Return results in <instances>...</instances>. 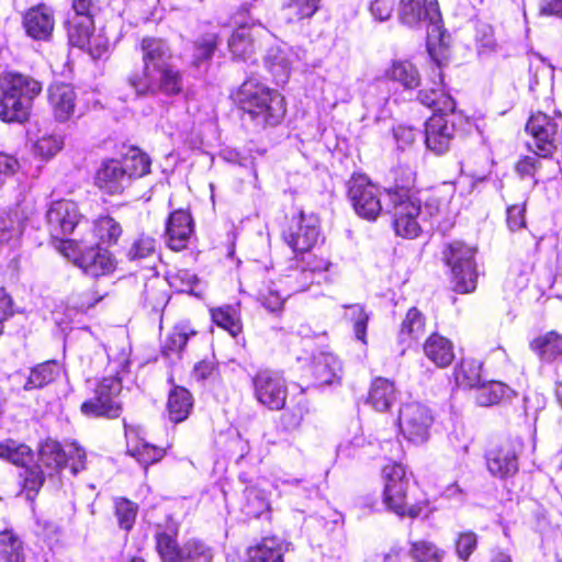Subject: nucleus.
Segmentation results:
<instances>
[{
  "instance_id": "nucleus-10",
  "label": "nucleus",
  "mask_w": 562,
  "mask_h": 562,
  "mask_svg": "<svg viewBox=\"0 0 562 562\" xmlns=\"http://www.w3.org/2000/svg\"><path fill=\"white\" fill-rule=\"evenodd\" d=\"M526 131L532 136V143L528 146L536 156L549 157L554 153L558 136L562 133V116L549 117L537 113L527 122Z\"/></svg>"
},
{
  "instance_id": "nucleus-5",
  "label": "nucleus",
  "mask_w": 562,
  "mask_h": 562,
  "mask_svg": "<svg viewBox=\"0 0 562 562\" xmlns=\"http://www.w3.org/2000/svg\"><path fill=\"white\" fill-rule=\"evenodd\" d=\"M383 477V503L386 508L400 517H418L426 508L427 502H413L408 496V479L404 467L398 463L385 465Z\"/></svg>"
},
{
  "instance_id": "nucleus-17",
  "label": "nucleus",
  "mask_w": 562,
  "mask_h": 562,
  "mask_svg": "<svg viewBox=\"0 0 562 562\" xmlns=\"http://www.w3.org/2000/svg\"><path fill=\"white\" fill-rule=\"evenodd\" d=\"M448 114H434L425 124V143L437 155L449 149L454 135V125L447 119Z\"/></svg>"
},
{
  "instance_id": "nucleus-6",
  "label": "nucleus",
  "mask_w": 562,
  "mask_h": 562,
  "mask_svg": "<svg viewBox=\"0 0 562 562\" xmlns=\"http://www.w3.org/2000/svg\"><path fill=\"white\" fill-rule=\"evenodd\" d=\"M398 15L402 23L416 26L428 22V47L432 45H446L445 31L441 26V14L437 0H401Z\"/></svg>"
},
{
  "instance_id": "nucleus-35",
  "label": "nucleus",
  "mask_w": 562,
  "mask_h": 562,
  "mask_svg": "<svg viewBox=\"0 0 562 562\" xmlns=\"http://www.w3.org/2000/svg\"><path fill=\"white\" fill-rule=\"evenodd\" d=\"M33 451L25 445L8 439L0 442V459L7 460L18 467L26 468L33 461Z\"/></svg>"
},
{
  "instance_id": "nucleus-38",
  "label": "nucleus",
  "mask_w": 562,
  "mask_h": 562,
  "mask_svg": "<svg viewBox=\"0 0 562 562\" xmlns=\"http://www.w3.org/2000/svg\"><path fill=\"white\" fill-rule=\"evenodd\" d=\"M24 553L20 538L11 530L0 532V562H23Z\"/></svg>"
},
{
  "instance_id": "nucleus-56",
  "label": "nucleus",
  "mask_w": 562,
  "mask_h": 562,
  "mask_svg": "<svg viewBox=\"0 0 562 562\" xmlns=\"http://www.w3.org/2000/svg\"><path fill=\"white\" fill-rule=\"evenodd\" d=\"M477 537L472 531L462 532L456 541V551L461 560H468L475 550Z\"/></svg>"
},
{
  "instance_id": "nucleus-52",
  "label": "nucleus",
  "mask_w": 562,
  "mask_h": 562,
  "mask_svg": "<svg viewBox=\"0 0 562 562\" xmlns=\"http://www.w3.org/2000/svg\"><path fill=\"white\" fill-rule=\"evenodd\" d=\"M115 514L119 525L124 530L132 529L137 515V506L126 498H121L115 502Z\"/></svg>"
},
{
  "instance_id": "nucleus-21",
  "label": "nucleus",
  "mask_w": 562,
  "mask_h": 562,
  "mask_svg": "<svg viewBox=\"0 0 562 562\" xmlns=\"http://www.w3.org/2000/svg\"><path fill=\"white\" fill-rule=\"evenodd\" d=\"M193 232V222L190 214L184 210H177L169 216L166 234L168 246L176 251L187 247L188 240Z\"/></svg>"
},
{
  "instance_id": "nucleus-64",
  "label": "nucleus",
  "mask_w": 562,
  "mask_h": 562,
  "mask_svg": "<svg viewBox=\"0 0 562 562\" xmlns=\"http://www.w3.org/2000/svg\"><path fill=\"white\" fill-rule=\"evenodd\" d=\"M214 371V366L209 361H201L195 364L193 369L194 379L202 381L212 375Z\"/></svg>"
},
{
  "instance_id": "nucleus-60",
  "label": "nucleus",
  "mask_w": 562,
  "mask_h": 562,
  "mask_svg": "<svg viewBox=\"0 0 562 562\" xmlns=\"http://www.w3.org/2000/svg\"><path fill=\"white\" fill-rule=\"evenodd\" d=\"M507 224L513 232L525 226L524 205H512L507 209Z\"/></svg>"
},
{
  "instance_id": "nucleus-63",
  "label": "nucleus",
  "mask_w": 562,
  "mask_h": 562,
  "mask_svg": "<svg viewBox=\"0 0 562 562\" xmlns=\"http://www.w3.org/2000/svg\"><path fill=\"white\" fill-rule=\"evenodd\" d=\"M540 12L547 15L562 16V0H542Z\"/></svg>"
},
{
  "instance_id": "nucleus-44",
  "label": "nucleus",
  "mask_w": 562,
  "mask_h": 562,
  "mask_svg": "<svg viewBox=\"0 0 562 562\" xmlns=\"http://www.w3.org/2000/svg\"><path fill=\"white\" fill-rule=\"evenodd\" d=\"M481 363L473 359L462 360L456 370V380L460 385L476 389L483 381L481 378Z\"/></svg>"
},
{
  "instance_id": "nucleus-34",
  "label": "nucleus",
  "mask_w": 562,
  "mask_h": 562,
  "mask_svg": "<svg viewBox=\"0 0 562 562\" xmlns=\"http://www.w3.org/2000/svg\"><path fill=\"white\" fill-rule=\"evenodd\" d=\"M40 461L46 469L59 472L67 464V450L58 441L48 439L41 446Z\"/></svg>"
},
{
  "instance_id": "nucleus-33",
  "label": "nucleus",
  "mask_w": 562,
  "mask_h": 562,
  "mask_svg": "<svg viewBox=\"0 0 562 562\" xmlns=\"http://www.w3.org/2000/svg\"><path fill=\"white\" fill-rule=\"evenodd\" d=\"M93 31L91 15L72 16L67 22V33L70 45L85 48L89 44V36Z\"/></svg>"
},
{
  "instance_id": "nucleus-37",
  "label": "nucleus",
  "mask_w": 562,
  "mask_h": 562,
  "mask_svg": "<svg viewBox=\"0 0 562 562\" xmlns=\"http://www.w3.org/2000/svg\"><path fill=\"white\" fill-rule=\"evenodd\" d=\"M127 452L145 469H147L149 464L158 462L165 456L164 449L149 445L144 440H138L133 443L130 435H127Z\"/></svg>"
},
{
  "instance_id": "nucleus-53",
  "label": "nucleus",
  "mask_w": 562,
  "mask_h": 562,
  "mask_svg": "<svg viewBox=\"0 0 562 562\" xmlns=\"http://www.w3.org/2000/svg\"><path fill=\"white\" fill-rule=\"evenodd\" d=\"M412 557L416 562H440V551L430 542H414L411 550Z\"/></svg>"
},
{
  "instance_id": "nucleus-49",
  "label": "nucleus",
  "mask_w": 562,
  "mask_h": 562,
  "mask_svg": "<svg viewBox=\"0 0 562 562\" xmlns=\"http://www.w3.org/2000/svg\"><path fill=\"white\" fill-rule=\"evenodd\" d=\"M94 233L101 243L111 245L117 241L122 229L112 217L104 216L95 222Z\"/></svg>"
},
{
  "instance_id": "nucleus-30",
  "label": "nucleus",
  "mask_w": 562,
  "mask_h": 562,
  "mask_svg": "<svg viewBox=\"0 0 562 562\" xmlns=\"http://www.w3.org/2000/svg\"><path fill=\"white\" fill-rule=\"evenodd\" d=\"M513 390L499 381L482 382L475 389V400L481 406L499 404L513 396Z\"/></svg>"
},
{
  "instance_id": "nucleus-40",
  "label": "nucleus",
  "mask_w": 562,
  "mask_h": 562,
  "mask_svg": "<svg viewBox=\"0 0 562 562\" xmlns=\"http://www.w3.org/2000/svg\"><path fill=\"white\" fill-rule=\"evenodd\" d=\"M245 505L244 510L248 516L259 517L262 513L269 510L270 503L267 493L257 485H249L244 491Z\"/></svg>"
},
{
  "instance_id": "nucleus-45",
  "label": "nucleus",
  "mask_w": 562,
  "mask_h": 562,
  "mask_svg": "<svg viewBox=\"0 0 562 562\" xmlns=\"http://www.w3.org/2000/svg\"><path fill=\"white\" fill-rule=\"evenodd\" d=\"M217 47V35L207 33L200 36L194 42L192 64L200 67L203 63L209 61Z\"/></svg>"
},
{
  "instance_id": "nucleus-1",
  "label": "nucleus",
  "mask_w": 562,
  "mask_h": 562,
  "mask_svg": "<svg viewBox=\"0 0 562 562\" xmlns=\"http://www.w3.org/2000/svg\"><path fill=\"white\" fill-rule=\"evenodd\" d=\"M142 66L127 76V83L137 97L178 95L182 91L181 71L172 65L173 53L160 37L146 36L138 44Z\"/></svg>"
},
{
  "instance_id": "nucleus-13",
  "label": "nucleus",
  "mask_w": 562,
  "mask_h": 562,
  "mask_svg": "<svg viewBox=\"0 0 562 562\" xmlns=\"http://www.w3.org/2000/svg\"><path fill=\"white\" fill-rule=\"evenodd\" d=\"M257 401L271 411L282 409L288 397L285 380L278 373L263 370L252 379Z\"/></svg>"
},
{
  "instance_id": "nucleus-11",
  "label": "nucleus",
  "mask_w": 562,
  "mask_h": 562,
  "mask_svg": "<svg viewBox=\"0 0 562 562\" xmlns=\"http://www.w3.org/2000/svg\"><path fill=\"white\" fill-rule=\"evenodd\" d=\"M348 195L360 217L374 221L382 211L380 189L364 175L353 176L349 180Z\"/></svg>"
},
{
  "instance_id": "nucleus-42",
  "label": "nucleus",
  "mask_w": 562,
  "mask_h": 562,
  "mask_svg": "<svg viewBox=\"0 0 562 562\" xmlns=\"http://www.w3.org/2000/svg\"><path fill=\"white\" fill-rule=\"evenodd\" d=\"M531 348L546 361L553 360L562 355V336L555 333H548L536 338L531 342Z\"/></svg>"
},
{
  "instance_id": "nucleus-32",
  "label": "nucleus",
  "mask_w": 562,
  "mask_h": 562,
  "mask_svg": "<svg viewBox=\"0 0 562 562\" xmlns=\"http://www.w3.org/2000/svg\"><path fill=\"white\" fill-rule=\"evenodd\" d=\"M425 334V317L416 308L407 311L398 333V340L403 345L409 346L413 341L419 339Z\"/></svg>"
},
{
  "instance_id": "nucleus-22",
  "label": "nucleus",
  "mask_w": 562,
  "mask_h": 562,
  "mask_svg": "<svg viewBox=\"0 0 562 562\" xmlns=\"http://www.w3.org/2000/svg\"><path fill=\"white\" fill-rule=\"evenodd\" d=\"M263 30L260 24H239L228 40V47L235 58L247 60L256 49V36Z\"/></svg>"
},
{
  "instance_id": "nucleus-25",
  "label": "nucleus",
  "mask_w": 562,
  "mask_h": 562,
  "mask_svg": "<svg viewBox=\"0 0 562 562\" xmlns=\"http://www.w3.org/2000/svg\"><path fill=\"white\" fill-rule=\"evenodd\" d=\"M311 370L317 383L330 384L339 376L341 366L335 355L319 351L312 358Z\"/></svg>"
},
{
  "instance_id": "nucleus-54",
  "label": "nucleus",
  "mask_w": 562,
  "mask_h": 562,
  "mask_svg": "<svg viewBox=\"0 0 562 562\" xmlns=\"http://www.w3.org/2000/svg\"><path fill=\"white\" fill-rule=\"evenodd\" d=\"M44 482V475L38 468L29 469L24 473V491L27 499H33Z\"/></svg>"
},
{
  "instance_id": "nucleus-19",
  "label": "nucleus",
  "mask_w": 562,
  "mask_h": 562,
  "mask_svg": "<svg viewBox=\"0 0 562 562\" xmlns=\"http://www.w3.org/2000/svg\"><path fill=\"white\" fill-rule=\"evenodd\" d=\"M434 76L438 81L434 80L430 88H423L418 93V100L432 109L434 114H450L456 109L454 100L442 88V74L439 68L434 70Z\"/></svg>"
},
{
  "instance_id": "nucleus-3",
  "label": "nucleus",
  "mask_w": 562,
  "mask_h": 562,
  "mask_svg": "<svg viewBox=\"0 0 562 562\" xmlns=\"http://www.w3.org/2000/svg\"><path fill=\"white\" fill-rule=\"evenodd\" d=\"M42 83L31 76L8 71L0 76V120L24 123L29 120L34 99Z\"/></svg>"
},
{
  "instance_id": "nucleus-51",
  "label": "nucleus",
  "mask_w": 562,
  "mask_h": 562,
  "mask_svg": "<svg viewBox=\"0 0 562 562\" xmlns=\"http://www.w3.org/2000/svg\"><path fill=\"white\" fill-rule=\"evenodd\" d=\"M186 562H211L213 550L200 540H189L183 546Z\"/></svg>"
},
{
  "instance_id": "nucleus-57",
  "label": "nucleus",
  "mask_w": 562,
  "mask_h": 562,
  "mask_svg": "<svg viewBox=\"0 0 562 562\" xmlns=\"http://www.w3.org/2000/svg\"><path fill=\"white\" fill-rule=\"evenodd\" d=\"M109 48V40L101 33L91 32L89 36V44L85 46V50H87L92 58L97 59L103 56Z\"/></svg>"
},
{
  "instance_id": "nucleus-4",
  "label": "nucleus",
  "mask_w": 562,
  "mask_h": 562,
  "mask_svg": "<svg viewBox=\"0 0 562 562\" xmlns=\"http://www.w3.org/2000/svg\"><path fill=\"white\" fill-rule=\"evenodd\" d=\"M150 158L138 148H130L121 159L104 161L94 178L95 186L106 194H121L135 178L150 171Z\"/></svg>"
},
{
  "instance_id": "nucleus-7",
  "label": "nucleus",
  "mask_w": 562,
  "mask_h": 562,
  "mask_svg": "<svg viewBox=\"0 0 562 562\" xmlns=\"http://www.w3.org/2000/svg\"><path fill=\"white\" fill-rule=\"evenodd\" d=\"M389 196L393 204L395 233L405 238H416L422 231L420 201L406 188L390 191Z\"/></svg>"
},
{
  "instance_id": "nucleus-43",
  "label": "nucleus",
  "mask_w": 562,
  "mask_h": 562,
  "mask_svg": "<svg viewBox=\"0 0 562 562\" xmlns=\"http://www.w3.org/2000/svg\"><path fill=\"white\" fill-rule=\"evenodd\" d=\"M213 322L226 329L232 336H237L241 331V323L238 312L232 306H223L211 310Z\"/></svg>"
},
{
  "instance_id": "nucleus-9",
  "label": "nucleus",
  "mask_w": 562,
  "mask_h": 562,
  "mask_svg": "<svg viewBox=\"0 0 562 562\" xmlns=\"http://www.w3.org/2000/svg\"><path fill=\"white\" fill-rule=\"evenodd\" d=\"M121 391L120 380L112 376L104 378L95 386L93 396L81 404V413L87 417H119L122 411L119 398Z\"/></svg>"
},
{
  "instance_id": "nucleus-26",
  "label": "nucleus",
  "mask_w": 562,
  "mask_h": 562,
  "mask_svg": "<svg viewBox=\"0 0 562 562\" xmlns=\"http://www.w3.org/2000/svg\"><path fill=\"white\" fill-rule=\"evenodd\" d=\"M424 353L437 367L446 368L454 359L453 344L439 334H432L424 344Z\"/></svg>"
},
{
  "instance_id": "nucleus-8",
  "label": "nucleus",
  "mask_w": 562,
  "mask_h": 562,
  "mask_svg": "<svg viewBox=\"0 0 562 562\" xmlns=\"http://www.w3.org/2000/svg\"><path fill=\"white\" fill-rule=\"evenodd\" d=\"M474 254L475 249L462 241L451 243L443 252L452 271L454 290L460 293H470L476 288Z\"/></svg>"
},
{
  "instance_id": "nucleus-20",
  "label": "nucleus",
  "mask_w": 562,
  "mask_h": 562,
  "mask_svg": "<svg viewBox=\"0 0 562 562\" xmlns=\"http://www.w3.org/2000/svg\"><path fill=\"white\" fill-rule=\"evenodd\" d=\"M48 102L58 122L68 121L75 113L77 94L70 85L54 83L48 89Z\"/></svg>"
},
{
  "instance_id": "nucleus-31",
  "label": "nucleus",
  "mask_w": 562,
  "mask_h": 562,
  "mask_svg": "<svg viewBox=\"0 0 562 562\" xmlns=\"http://www.w3.org/2000/svg\"><path fill=\"white\" fill-rule=\"evenodd\" d=\"M61 372V367L57 361H45L31 369L29 378L24 384L25 391L41 389L54 382Z\"/></svg>"
},
{
  "instance_id": "nucleus-62",
  "label": "nucleus",
  "mask_w": 562,
  "mask_h": 562,
  "mask_svg": "<svg viewBox=\"0 0 562 562\" xmlns=\"http://www.w3.org/2000/svg\"><path fill=\"white\" fill-rule=\"evenodd\" d=\"M538 158L527 156L517 162L516 170L522 177L532 176L538 168Z\"/></svg>"
},
{
  "instance_id": "nucleus-29",
  "label": "nucleus",
  "mask_w": 562,
  "mask_h": 562,
  "mask_svg": "<svg viewBox=\"0 0 562 562\" xmlns=\"http://www.w3.org/2000/svg\"><path fill=\"white\" fill-rule=\"evenodd\" d=\"M193 400L190 392L181 386L173 387L168 397L167 409L169 418L175 423H181L188 418Z\"/></svg>"
},
{
  "instance_id": "nucleus-46",
  "label": "nucleus",
  "mask_w": 562,
  "mask_h": 562,
  "mask_svg": "<svg viewBox=\"0 0 562 562\" xmlns=\"http://www.w3.org/2000/svg\"><path fill=\"white\" fill-rule=\"evenodd\" d=\"M194 335L195 331L191 329L188 324H179L175 326L165 340L164 351L166 353L182 351L189 338Z\"/></svg>"
},
{
  "instance_id": "nucleus-23",
  "label": "nucleus",
  "mask_w": 562,
  "mask_h": 562,
  "mask_svg": "<svg viewBox=\"0 0 562 562\" xmlns=\"http://www.w3.org/2000/svg\"><path fill=\"white\" fill-rule=\"evenodd\" d=\"M75 262L92 277L104 276L114 270V260L110 252L102 248H89L75 258Z\"/></svg>"
},
{
  "instance_id": "nucleus-24",
  "label": "nucleus",
  "mask_w": 562,
  "mask_h": 562,
  "mask_svg": "<svg viewBox=\"0 0 562 562\" xmlns=\"http://www.w3.org/2000/svg\"><path fill=\"white\" fill-rule=\"evenodd\" d=\"M397 401L394 382L385 378H375L370 386L368 403L380 413L387 412Z\"/></svg>"
},
{
  "instance_id": "nucleus-47",
  "label": "nucleus",
  "mask_w": 562,
  "mask_h": 562,
  "mask_svg": "<svg viewBox=\"0 0 562 562\" xmlns=\"http://www.w3.org/2000/svg\"><path fill=\"white\" fill-rule=\"evenodd\" d=\"M348 312L346 317L352 323L355 336L358 340L367 344V327L369 322V313L360 304H352L347 306Z\"/></svg>"
},
{
  "instance_id": "nucleus-2",
  "label": "nucleus",
  "mask_w": 562,
  "mask_h": 562,
  "mask_svg": "<svg viewBox=\"0 0 562 562\" xmlns=\"http://www.w3.org/2000/svg\"><path fill=\"white\" fill-rule=\"evenodd\" d=\"M236 104L259 126H276L285 115L284 98L256 78H247L234 93Z\"/></svg>"
},
{
  "instance_id": "nucleus-59",
  "label": "nucleus",
  "mask_w": 562,
  "mask_h": 562,
  "mask_svg": "<svg viewBox=\"0 0 562 562\" xmlns=\"http://www.w3.org/2000/svg\"><path fill=\"white\" fill-rule=\"evenodd\" d=\"M21 168L19 160L4 151H0V181L15 175Z\"/></svg>"
},
{
  "instance_id": "nucleus-28",
  "label": "nucleus",
  "mask_w": 562,
  "mask_h": 562,
  "mask_svg": "<svg viewBox=\"0 0 562 562\" xmlns=\"http://www.w3.org/2000/svg\"><path fill=\"white\" fill-rule=\"evenodd\" d=\"M285 551L283 541L277 537H268L248 550L247 562H283Z\"/></svg>"
},
{
  "instance_id": "nucleus-39",
  "label": "nucleus",
  "mask_w": 562,
  "mask_h": 562,
  "mask_svg": "<svg viewBox=\"0 0 562 562\" xmlns=\"http://www.w3.org/2000/svg\"><path fill=\"white\" fill-rule=\"evenodd\" d=\"M64 147L61 135L50 132L41 133L33 142V153L43 159L54 157Z\"/></svg>"
},
{
  "instance_id": "nucleus-41",
  "label": "nucleus",
  "mask_w": 562,
  "mask_h": 562,
  "mask_svg": "<svg viewBox=\"0 0 562 562\" xmlns=\"http://www.w3.org/2000/svg\"><path fill=\"white\" fill-rule=\"evenodd\" d=\"M156 548L161 562H186L183 547L179 548L175 537L167 532L156 535Z\"/></svg>"
},
{
  "instance_id": "nucleus-61",
  "label": "nucleus",
  "mask_w": 562,
  "mask_h": 562,
  "mask_svg": "<svg viewBox=\"0 0 562 562\" xmlns=\"http://www.w3.org/2000/svg\"><path fill=\"white\" fill-rule=\"evenodd\" d=\"M260 302L262 306L271 313L280 312L284 304V300L276 291H268L267 294L262 293L260 295Z\"/></svg>"
},
{
  "instance_id": "nucleus-55",
  "label": "nucleus",
  "mask_w": 562,
  "mask_h": 562,
  "mask_svg": "<svg viewBox=\"0 0 562 562\" xmlns=\"http://www.w3.org/2000/svg\"><path fill=\"white\" fill-rule=\"evenodd\" d=\"M395 0H369L368 10L375 21H387L394 11Z\"/></svg>"
},
{
  "instance_id": "nucleus-36",
  "label": "nucleus",
  "mask_w": 562,
  "mask_h": 562,
  "mask_svg": "<svg viewBox=\"0 0 562 562\" xmlns=\"http://www.w3.org/2000/svg\"><path fill=\"white\" fill-rule=\"evenodd\" d=\"M265 66L274 77L277 83L288 80L291 65L285 52L279 47L270 48L265 56Z\"/></svg>"
},
{
  "instance_id": "nucleus-14",
  "label": "nucleus",
  "mask_w": 562,
  "mask_h": 562,
  "mask_svg": "<svg viewBox=\"0 0 562 562\" xmlns=\"http://www.w3.org/2000/svg\"><path fill=\"white\" fill-rule=\"evenodd\" d=\"M319 238V220L314 214L301 213L283 233V239L294 252L311 250Z\"/></svg>"
},
{
  "instance_id": "nucleus-50",
  "label": "nucleus",
  "mask_w": 562,
  "mask_h": 562,
  "mask_svg": "<svg viewBox=\"0 0 562 562\" xmlns=\"http://www.w3.org/2000/svg\"><path fill=\"white\" fill-rule=\"evenodd\" d=\"M156 252V239L139 235L131 245L127 256L131 260H140L153 257Z\"/></svg>"
},
{
  "instance_id": "nucleus-16",
  "label": "nucleus",
  "mask_w": 562,
  "mask_h": 562,
  "mask_svg": "<svg viewBox=\"0 0 562 562\" xmlns=\"http://www.w3.org/2000/svg\"><path fill=\"white\" fill-rule=\"evenodd\" d=\"M46 221L52 237L63 239L64 236L72 233L79 224L80 213L72 201H55L46 212Z\"/></svg>"
},
{
  "instance_id": "nucleus-27",
  "label": "nucleus",
  "mask_w": 562,
  "mask_h": 562,
  "mask_svg": "<svg viewBox=\"0 0 562 562\" xmlns=\"http://www.w3.org/2000/svg\"><path fill=\"white\" fill-rule=\"evenodd\" d=\"M385 77L405 90L416 89L420 85L419 71L409 60H393L385 69Z\"/></svg>"
},
{
  "instance_id": "nucleus-58",
  "label": "nucleus",
  "mask_w": 562,
  "mask_h": 562,
  "mask_svg": "<svg viewBox=\"0 0 562 562\" xmlns=\"http://www.w3.org/2000/svg\"><path fill=\"white\" fill-rule=\"evenodd\" d=\"M68 460L71 461L70 469L72 474H77L85 469L86 451L76 442H72L67 446V461Z\"/></svg>"
},
{
  "instance_id": "nucleus-12",
  "label": "nucleus",
  "mask_w": 562,
  "mask_h": 562,
  "mask_svg": "<svg viewBox=\"0 0 562 562\" xmlns=\"http://www.w3.org/2000/svg\"><path fill=\"white\" fill-rule=\"evenodd\" d=\"M434 423L430 409L418 403L412 402L400 409L398 425L402 434L409 441L423 443L429 438V429Z\"/></svg>"
},
{
  "instance_id": "nucleus-18",
  "label": "nucleus",
  "mask_w": 562,
  "mask_h": 562,
  "mask_svg": "<svg viewBox=\"0 0 562 562\" xmlns=\"http://www.w3.org/2000/svg\"><path fill=\"white\" fill-rule=\"evenodd\" d=\"M23 25L30 37L37 41L48 40L55 25L53 10L45 4L29 9L23 18Z\"/></svg>"
},
{
  "instance_id": "nucleus-15",
  "label": "nucleus",
  "mask_w": 562,
  "mask_h": 562,
  "mask_svg": "<svg viewBox=\"0 0 562 562\" xmlns=\"http://www.w3.org/2000/svg\"><path fill=\"white\" fill-rule=\"evenodd\" d=\"M521 442L518 439H507L492 448L486 453V465L494 476L504 479L514 475L518 470V452Z\"/></svg>"
},
{
  "instance_id": "nucleus-48",
  "label": "nucleus",
  "mask_w": 562,
  "mask_h": 562,
  "mask_svg": "<svg viewBox=\"0 0 562 562\" xmlns=\"http://www.w3.org/2000/svg\"><path fill=\"white\" fill-rule=\"evenodd\" d=\"M321 0H286L285 10L290 20H303L311 18L319 8Z\"/></svg>"
}]
</instances>
